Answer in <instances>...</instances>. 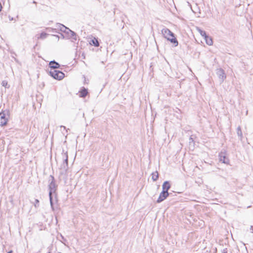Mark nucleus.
Instances as JSON below:
<instances>
[{
	"label": "nucleus",
	"mask_w": 253,
	"mask_h": 253,
	"mask_svg": "<svg viewBox=\"0 0 253 253\" xmlns=\"http://www.w3.org/2000/svg\"><path fill=\"white\" fill-rule=\"evenodd\" d=\"M68 37L69 38H72V39H73L74 40H77V34H76V33H75L73 31H70V34H69L68 35Z\"/></svg>",
	"instance_id": "nucleus-14"
},
{
	"label": "nucleus",
	"mask_w": 253,
	"mask_h": 253,
	"mask_svg": "<svg viewBox=\"0 0 253 253\" xmlns=\"http://www.w3.org/2000/svg\"><path fill=\"white\" fill-rule=\"evenodd\" d=\"M162 34L163 35L164 37L167 39L169 36H172L173 33L169 29L165 28L162 30Z\"/></svg>",
	"instance_id": "nucleus-5"
},
{
	"label": "nucleus",
	"mask_w": 253,
	"mask_h": 253,
	"mask_svg": "<svg viewBox=\"0 0 253 253\" xmlns=\"http://www.w3.org/2000/svg\"><path fill=\"white\" fill-rule=\"evenodd\" d=\"M189 143L190 146L192 145V147H194V141L193 138L191 136L189 138Z\"/></svg>",
	"instance_id": "nucleus-21"
},
{
	"label": "nucleus",
	"mask_w": 253,
	"mask_h": 253,
	"mask_svg": "<svg viewBox=\"0 0 253 253\" xmlns=\"http://www.w3.org/2000/svg\"><path fill=\"white\" fill-rule=\"evenodd\" d=\"M219 161L224 164H228L229 160L222 153H220L219 155Z\"/></svg>",
	"instance_id": "nucleus-8"
},
{
	"label": "nucleus",
	"mask_w": 253,
	"mask_h": 253,
	"mask_svg": "<svg viewBox=\"0 0 253 253\" xmlns=\"http://www.w3.org/2000/svg\"><path fill=\"white\" fill-rule=\"evenodd\" d=\"M49 65L50 68L53 70L60 68L59 64L54 60L50 61L49 63Z\"/></svg>",
	"instance_id": "nucleus-6"
},
{
	"label": "nucleus",
	"mask_w": 253,
	"mask_h": 253,
	"mask_svg": "<svg viewBox=\"0 0 253 253\" xmlns=\"http://www.w3.org/2000/svg\"><path fill=\"white\" fill-rule=\"evenodd\" d=\"M48 181L49 182V184L48 185V188L49 189V200H50V204L51 207L52 208V210H54L53 206V199H52V194H54L55 193L56 190V186H57L55 182L54 178L52 175H50L49 176Z\"/></svg>",
	"instance_id": "nucleus-1"
},
{
	"label": "nucleus",
	"mask_w": 253,
	"mask_h": 253,
	"mask_svg": "<svg viewBox=\"0 0 253 253\" xmlns=\"http://www.w3.org/2000/svg\"><path fill=\"white\" fill-rule=\"evenodd\" d=\"M167 39L170 41L171 43L174 44V46H176L178 45V41L174 37V34L173 33L172 36H170L167 38Z\"/></svg>",
	"instance_id": "nucleus-7"
},
{
	"label": "nucleus",
	"mask_w": 253,
	"mask_h": 253,
	"mask_svg": "<svg viewBox=\"0 0 253 253\" xmlns=\"http://www.w3.org/2000/svg\"><path fill=\"white\" fill-rule=\"evenodd\" d=\"M35 207L36 208L38 207L39 206V201L38 199H35V203H34Z\"/></svg>",
	"instance_id": "nucleus-24"
},
{
	"label": "nucleus",
	"mask_w": 253,
	"mask_h": 253,
	"mask_svg": "<svg viewBox=\"0 0 253 253\" xmlns=\"http://www.w3.org/2000/svg\"><path fill=\"white\" fill-rule=\"evenodd\" d=\"M48 253H50V252H49Z\"/></svg>",
	"instance_id": "nucleus-29"
},
{
	"label": "nucleus",
	"mask_w": 253,
	"mask_h": 253,
	"mask_svg": "<svg viewBox=\"0 0 253 253\" xmlns=\"http://www.w3.org/2000/svg\"><path fill=\"white\" fill-rule=\"evenodd\" d=\"M48 35V34L44 33V32H42L40 35V38L41 39H45Z\"/></svg>",
	"instance_id": "nucleus-20"
},
{
	"label": "nucleus",
	"mask_w": 253,
	"mask_h": 253,
	"mask_svg": "<svg viewBox=\"0 0 253 253\" xmlns=\"http://www.w3.org/2000/svg\"><path fill=\"white\" fill-rule=\"evenodd\" d=\"M61 127H63L64 129H65V128H66L65 126H61Z\"/></svg>",
	"instance_id": "nucleus-27"
},
{
	"label": "nucleus",
	"mask_w": 253,
	"mask_h": 253,
	"mask_svg": "<svg viewBox=\"0 0 253 253\" xmlns=\"http://www.w3.org/2000/svg\"><path fill=\"white\" fill-rule=\"evenodd\" d=\"M216 74L219 79L220 83L223 82L224 79L226 77L224 71L221 68L218 69L216 70Z\"/></svg>",
	"instance_id": "nucleus-3"
},
{
	"label": "nucleus",
	"mask_w": 253,
	"mask_h": 253,
	"mask_svg": "<svg viewBox=\"0 0 253 253\" xmlns=\"http://www.w3.org/2000/svg\"><path fill=\"white\" fill-rule=\"evenodd\" d=\"M159 178V173L156 171L152 173V179L154 181H156Z\"/></svg>",
	"instance_id": "nucleus-13"
},
{
	"label": "nucleus",
	"mask_w": 253,
	"mask_h": 253,
	"mask_svg": "<svg viewBox=\"0 0 253 253\" xmlns=\"http://www.w3.org/2000/svg\"><path fill=\"white\" fill-rule=\"evenodd\" d=\"M57 28H60V31L63 32H65V31H66V29H67V27L61 24H58Z\"/></svg>",
	"instance_id": "nucleus-17"
},
{
	"label": "nucleus",
	"mask_w": 253,
	"mask_h": 253,
	"mask_svg": "<svg viewBox=\"0 0 253 253\" xmlns=\"http://www.w3.org/2000/svg\"><path fill=\"white\" fill-rule=\"evenodd\" d=\"M197 30L203 37L205 38L207 36L206 32L201 30L200 28L197 27Z\"/></svg>",
	"instance_id": "nucleus-16"
},
{
	"label": "nucleus",
	"mask_w": 253,
	"mask_h": 253,
	"mask_svg": "<svg viewBox=\"0 0 253 253\" xmlns=\"http://www.w3.org/2000/svg\"><path fill=\"white\" fill-rule=\"evenodd\" d=\"M88 94L87 89L83 87L80 91V97L84 98Z\"/></svg>",
	"instance_id": "nucleus-10"
},
{
	"label": "nucleus",
	"mask_w": 253,
	"mask_h": 253,
	"mask_svg": "<svg viewBox=\"0 0 253 253\" xmlns=\"http://www.w3.org/2000/svg\"><path fill=\"white\" fill-rule=\"evenodd\" d=\"M63 159H64L63 163H65L68 165V155L67 153L63 154Z\"/></svg>",
	"instance_id": "nucleus-19"
},
{
	"label": "nucleus",
	"mask_w": 253,
	"mask_h": 253,
	"mask_svg": "<svg viewBox=\"0 0 253 253\" xmlns=\"http://www.w3.org/2000/svg\"><path fill=\"white\" fill-rule=\"evenodd\" d=\"M92 42L93 44V45L95 46H98L99 45V43L97 41V40L96 39H94V40H92Z\"/></svg>",
	"instance_id": "nucleus-22"
},
{
	"label": "nucleus",
	"mask_w": 253,
	"mask_h": 253,
	"mask_svg": "<svg viewBox=\"0 0 253 253\" xmlns=\"http://www.w3.org/2000/svg\"><path fill=\"white\" fill-rule=\"evenodd\" d=\"M250 230L251 232L253 233V226H251Z\"/></svg>",
	"instance_id": "nucleus-26"
},
{
	"label": "nucleus",
	"mask_w": 253,
	"mask_h": 253,
	"mask_svg": "<svg viewBox=\"0 0 253 253\" xmlns=\"http://www.w3.org/2000/svg\"><path fill=\"white\" fill-rule=\"evenodd\" d=\"M207 44L209 45H211L212 44L213 42L212 40L211 37H209L208 35H207L206 37L204 38Z\"/></svg>",
	"instance_id": "nucleus-12"
},
{
	"label": "nucleus",
	"mask_w": 253,
	"mask_h": 253,
	"mask_svg": "<svg viewBox=\"0 0 253 253\" xmlns=\"http://www.w3.org/2000/svg\"><path fill=\"white\" fill-rule=\"evenodd\" d=\"M1 85L3 86H4L5 87H8L9 86H7L8 85V83L6 81H3L1 83Z\"/></svg>",
	"instance_id": "nucleus-23"
},
{
	"label": "nucleus",
	"mask_w": 253,
	"mask_h": 253,
	"mask_svg": "<svg viewBox=\"0 0 253 253\" xmlns=\"http://www.w3.org/2000/svg\"><path fill=\"white\" fill-rule=\"evenodd\" d=\"M7 253H12V251H10Z\"/></svg>",
	"instance_id": "nucleus-28"
},
{
	"label": "nucleus",
	"mask_w": 253,
	"mask_h": 253,
	"mask_svg": "<svg viewBox=\"0 0 253 253\" xmlns=\"http://www.w3.org/2000/svg\"><path fill=\"white\" fill-rule=\"evenodd\" d=\"M169 195L168 192L162 191L159 196L158 199L157 200L158 203H160L165 200Z\"/></svg>",
	"instance_id": "nucleus-4"
},
{
	"label": "nucleus",
	"mask_w": 253,
	"mask_h": 253,
	"mask_svg": "<svg viewBox=\"0 0 253 253\" xmlns=\"http://www.w3.org/2000/svg\"><path fill=\"white\" fill-rule=\"evenodd\" d=\"M170 188V184L168 181H166L164 182L162 185L163 191L168 192Z\"/></svg>",
	"instance_id": "nucleus-9"
},
{
	"label": "nucleus",
	"mask_w": 253,
	"mask_h": 253,
	"mask_svg": "<svg viewBox=\"0 0 253 253\" xmlns=\"http://www.w3.org/2000/svg\"><path fill=\"white\" fill-rule=\"evenodd\" d=\"M60 169L62 170V173L66 171L68 169V165H67V164H65V163H63V164L61 166Z\"/></svg>",
	"instance_id": "nucleus-15"
},
{
	"label": "nucleus",
	"mask_w": 253,
	"mask_h": 253,
	"mask_svg": "<svg viewBox=\"0 0 253 253\" xmlns=\"http://www.w3.org/2000/svg\"><path fill=\"white\" fill-rule=\"evenodd\" d=\"M49 73L53 78L57 80H61L64 77V74L59 70H51Z\"/></svg>",
	"instance_id": "nucleus-2"
},
{
	"label": "nucleus",
	"mask_w": 253,
	"mask_h": 253,
	"mask_svg": "<svg viewBox=\"0 0 253 253\" xmlns=\"http://www.w3.org/2000/svg\"><path fill=\"white\" fill-rule=\"evenodd\" d=\"M0 125L2 126L5 125L7 123V120L5 118L4 114L2 113H0Z\"/></svg>",
	"instance_id": "nucleus-11"
},
{
	"label": "nucleus",
	"mask_w": 253,
	"mask_h": 253,
	"mask_svg": "<svg viewBox=\"0 0 253 253\" xmlns=\"http://www.w3.org/2000/svg\"><path fill=\"white\" fill-rule=\"evenodd\" d=\"M70 31H72L69 28L67 27V29H66V31H65V33H66L68 35L70 34Z\"/></svg>",
	"instance_id": "nucleus-25"
},
{
	"label": "nucleus",
	"mask_w": 253,
	"mask_h": 253,
	"mask_svg": "<svg viewBox=\"0 0 253 253\" xmlns=\"http://www.w3.org/2000/svg\"><path fill=\"white\" fill-rule=\"evenodd\" d=\"M237 133L238 136H239L240 137V138L242 139V138L243 137V134H242V130H241V128L240 126H239L237 127Z\"/></svg>",
	"instance_id": "nucleus-18"
}]
</instances>
